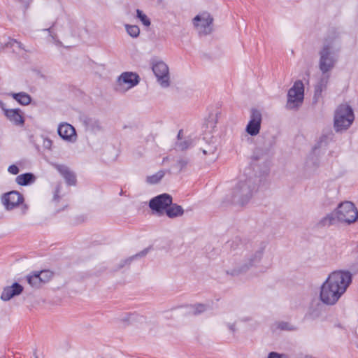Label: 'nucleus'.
Returning <instances> with one entry per match:
<instances>
[{
	"label": "nucleus",
	"mask_w": 358,
	"mask_h": 358,
	"mask_svg": "<svg viewBox=\"0 0 358 358\" xmlns=\"http://www.w3.org/2000/svg\"><path fill=\"white\" fill-rule=\"evenodd\" d=\"M0 108L3 111L4 115L6 114V110H9L6 108L5 103L1 100H0Z\"/></svg>",
	"instance_id": "44"
},
{
	"label": "nucleus",
	"mask_w": 358,
	"mask_h": 358,
	"mask_svg": "<svg viewBox=\"0 0 358 358\" xmlns=\"http://www.w3.org/2000/svg\"><path fill=\"white\" fill-rule=\"evenodd\" d=\"M336 211L327 214L322 217L317 223L318 227H329L335 224L338 221Z\"/></svg>",
	"instance_id": "23"
},
{
	"label": "nucleus",
	"mask_w": 358,
	"mask_h": 358,
	"mask_svg": "<svg viewBox=\"0 0 358 358\" xmlns=\"http://www.w3.org/2000/svg\"><path fill=\"white\" fill-rule=\"evenodd\" d=\"M215 146H209L207 149H203L202 152L204 155H215Z\"/></svg>",
	"instance_id": "41"
},
{
	"label": "nucleus",
	"mask_w": 358,
	"mask_h": 358,
	"mask_svg": "<svg viewBox=\"0 0 358 358\" xmlns=\"http://www.w3.org/2000/svg\"><path fill=\"white\" fill-rule=\"evenodd\" d=\"M262 120V116L261 112L256 108H252L250 111V120L245 128L246 132L252 136L257 135L261 129Z\"/></svg>",
	"instance_id": "12"
},
{
	"label": "nucleus",
	"mask_w": 358,
	"mask_h": 358,
	"mask_svg": "<svg viewBox=\"0 0 358 358\" xmlns=\"http://www.w3.org/2000/svg\"><path fill=\"white\" fill-rule=\"evenodd\" d=\"M164 175H165V171L163 170H160L155 174L147 176L146 182L148 184H152V185L157 184L164 178Z\"/></svg>",
	"instance_id": "30"
},
{
	"label": "nucleus",
	"mask_w": 358,
	"mask_h": 358,
	"mask_svg": "<svg viewBox=\"0 0 358 358\" xmlns=\"http://www.w3.org/2000/svg\"><path fill=\"white\" fill-rule=\"evenodd\" d=\"M352 275L349 271L331 273L320 287V299L327 305H334L352 283Z\"/></svg>",
	"instance_id": "1"
},
{
	"label": "nucleus",
	"mask_w": 358,
	"mask_h": 358,
	"mask_svg": "<svg viewBox=\"0 0 358 358\" xmlns=\"http://www.w3.org/2000/svg\"><path fill=\"white\" fill-rule=\"evenodd\" d=\"M333 134L331 133L327 134H322L319 141L317 142L314 148H313V153L311 154L310 160L312 161L313 165L314 166H319V161L317 156V150L321 148L323 145L326 146L330 141L332 140Z\"/></svg>",
	"instance_id": "16"
},
{
	"label": "nucleus",
	"mask_w": 358,
	"mask_h": 358,
	"mask_svg": "<svg viewBox=\"0 0 358 358\" xmlns=\"http://www.w3.org/2000/svg\"><path fill=\"white\" fill-rule=\"evenodd\" d=\"M118 81L129 85V88H131L139 83L140 77L136 73L127 71L122 73L120 76Z\"/></svg>",
	"instance_id": "19"
},
{
	"label": "nucleus",
	"mask_w": 358,
	"mask_h": 358,
	"mask_svg": "<svg viewBox=\"0 0 358 358\" xmlns=\"http://www.w3.org/2000/svg\"><path fill=\"white\" fill-rule=\"evenodd\" d=\"M213 22V18L207 12L199 14L193 19L194 27L199 29V34L203 35H208L212 32L213 29L211 24Z\"/></svg>",
	"instance_id": "9"
},
{
	"label": "nucleus",
	"mask_w": 358,
	"mask_h": 358,
	"mask_svg": "<svg viewBox=\"0 0 358 358\" xmlns=\"http://www.w3.org/2000/svg\"><path fill=\"white\" fill-rule=\"evenodd\" d=\"M52 141L48 138H45L43 139V146L44 148L50 150L52 147Z\"/></svg>",
	"instance_id": "42"
},
{
	"label": "nucleus",
	"mask_w": 358,
	"mask_h": 358,
	"mask_svg": "<svg viewBox=\"0 0 358 358\" xmlns=\"http://www.w3.org/2000/svg\"><path fill=\"white\" fill-rule=\"evenodd\" d=\"M136 17L141 21L143 25L149 27L151 24L148 16L140 9L136 10Z\"/></svg>",
	"instance_id": "33"
},
{
	"label": "nucleus",
	"mask_w": 358,
	"mask_h": 358,
	"mask_svg": "<svg viewBox=\"0 0 358 358\" xmlns=\"http://www.w3.org/2000/svg\"><path fill=\"white\" fill-rule=\"evenodd\" d=\"M11 96L22 106H27L31 101V97L26 92L12 93Z\"/></svg>",
	"instance_id": "26"
},
{
	"label": "nucleus",
	"mask_w": 358,
	"mask_h": 358,
	"mask_svg": "<svg viewBox=\"0 0 358 358\" xmlns=\"http://www.w3.org/2000/svg\"><path fill=\"white\" fill-rule=\"evenodd\" d=\"M5 116L16 126H23L24 124L25 120L20 108L6 110Z\"/></svg>",
	"instance_id": "18"
},
{
	"label": "nucleus",
	"mask_w": 358,
	"mask_h": 358,
	"mask_svg": "<svg viewBox=\"0 0 358 358\" xmlns=\"http://www.w3.org/2000/svg\"><path fill=\"white\" fill-rule=\"evenodd\" d=\"M250 320H251V318L249 317H243V318L241 319V322H248V321H250Z\"/></svg>",
	"instance_id": "47"
},
{
	"label": "nucleus",
	"mask_w": 358,
	"mask_h": 358,
	"mask_svg": "<svg viewBox=\"0 0 358 358\" xmlns=\"http://www.w3.org/2000/svg\"><path fill=\"white\" fill-rule=\"evenodd\" d=\"M60 189H61V185L60 184H58L56 187H55V193H54V196H53V201H58L59 199V192H60Z\"/></svg>",
	"instance_id": "40"
},
{
	"label": "nucleus",
	"mask_w": 358,
	"mask_h": 358,
	"mask_svg": "<svg viewBox=\"0 0 358 358\" xmlns=\"http://www.w3.org/2000/svg\"><path fill=\"white\" fill-rule=\"evenodd\" d=\"M43 31H48L49 33H50L51 32V27L48 28V29H44Z\"/></svg>",
	"instance_id": "49"
},
{
	"label": "nucleus",
	"mask_w": 358,
	"mask_h": 358,
	"mask_svg": "<svg viewBox=\"0 0 358 358\" xmlns=\"http://www.w3.org/2000/svg\"><path fill=\"white\" fill-rule=\"evenodd\" d=\"M59 136L64 140L74 141L76 139L75 128L69 123H62L57 129Z\"/></svg>",
	"instance_id": "15"
},
{
	"label": "nucleus",
	"mask_w": 358,
	"mask_h": 358,
	"mask_svg": "<svg viewBox=\"0 0 358 358\" xmlns=\"http://www.w3.org/2000/svg\"><path fill=\"white\" fill-rule=\"evenodd\" d=\"M227 326L231 332H236V323H227Z\"/></svg>",
	"instance_id": "43"
},
{
	"label": "nucleus",
	"mask_w": 358,
	"mask_h": 358,
	"mask_svg": "<svg viewBox=\"0 0 358 358\" xmlns=\"http://www.w3.org/2000/svg\"><path fill=\"white\" fill-rule=\"evenodd\" d=\"M266 243L261 241L254 245H246L242 252V259L236 264L235 266L226 271L227 274L231 276H238L246 273L252 268L256 267L261 262Z\"/></svg>",
	"instance_id": "2"
},
{
	"label": "nucleus",
	"mask_w": 358,
	"mask_h": 358,
	"mask_svg": "<svg viewBox=\"0 0 358 358\" xmlns=\"http://www.w3.org/2000/svg\"><path fill=\"white\" fill-rule=\"evenodd\" d=\"M8 171L9 173L13 175H17L20 172L19 167L16 166L15 164H12L9 166Z\"/></svg>",
	"instance_id": "39"
},
{
	"label": "nucleus",
	"mask_w": 358,
	"mask_h": 358,
	"mask_svg": "<svg viewBox=\"0 0 358 358\" xmlns=\"http://www.w3.org/2000/svg\"><path fill=\"white\" fill-rule=\"evenodd\" d=\"M150 249H151V247L146 248L144 250H143L142 251L138 252L137 254L132 255L124 260H122L120 262V263L119 264L117 268L120 269V268H123L125 265H129L132 261H134V259H136L137 258H141V257H145L148 253V252L150 251Z\"/></svg>",
	"instance_id": "24"
},
{
	"label": "nucleus",
	"mask_w": 358,
	"mask_h": 358,
	"mask_svg": "<svg viewBox=\"0 0 358 358\" xmlns=\"http://www.w3.org/2000/svg\"><path fill=\"white\" fill-rule=\"evenodd\" d=\"M36 180V177L32 173L28 172L17 176L15 182L21 186H28L33 184Z\"/></svg>",
	"instance_id": "21"
},
{
	"label": "nucleus",
	"mask_w": 358,
	"mask_h": 358,
	"mask_svg": "<svg viewBox=\"0 0 358 358\" xmlns=\"http://www.w3.org/2000/svg\"><path fill=\"white\" fill-rule=\"evenodd\" d=\"M355 114L352 108L348 104H341L334 113V125L337 132L347 130L353 123Z\"/></svg>",
	"instance_id": "5"
},
{
	"label": "nucleus",
	"mask_w": 358,
	"mask_h": 358,
	"mask_svg": "<svg viewBox=\"0 0 358 358\" xmlns=\"http://www.w3.org/2000/svg\"><path fill=\"white\" fill-rule=\"evenodd\" d=\"M278 329L282 331H295L296 330V327L292 325L290 323L287 322L281 321L278 323Z\"/></svg>",
	"instance_id": "34"
},
{
	"label": "nucleus",
	"mask_w": 358,
	"mask_h": 358,
	"mask_svg": "<svg viewBox=\"0 0 358 358\" xmlns=\"http://www.w3.org/2000/svg\"><path fill=\"white\" fill-rule=\"evenodd\" d=\"M37 358V357H36Z\"/></svg>",
	"instance_id": "54"
},
{
	"label": "nucleus",
	"mask_w": 358,
	"mask_h": 358,
	"mask_svg": "<svg viewBox=\"0 0 358 358\" xmlns=\"http://www.w3.org/2000/svg\"><path fill=\"white\" fill-rule=\"evenodd\" d=\"M165 213L168 217L173 219L182 216L184 213V210L181 206L173 203L172 201L171 204L167 208Z\"/></svg>",
	"instance_id": "22"
},
{
	"label": "nucleus",
	"mask_w": 358,
	"mask_h": 358,
	"mask_svg": "<svg viewBox=\"0 0 358 358\" xmlns=\"http://www.w3.org/2000/svg\"><path fill=\"white\" fill-rule=\"evenodd\" d=\"M319 55V68L325 74L334 69L338 61V54L334 47L333 41L325 40Z\"/></svg>",
	"instance_id": "4"
},
{
	"label": "nucleus",
	"mask_w": 358,
	"mask_h": 358,
	"mask_svg": "<svg viewBox=\"0 0 358 358\" xmlns=\"http://www.w3.org/2000/svg\"><path fill=\"white\" fill-rule=\"evenodd\" d=\"M243 247L241 240L238 237L227 241L224 245L225 249H229L231 251H236L238 249H242Z\"/></svg>",
	"instance_id": "29"
},
{
	"label": "nucleus",
	"mask_w": 358,
	"mask_h": 358,
	"mask_svg": "<svg viewBox=\"0 0 358 358\" xmlns=\"http://www.w3.org/2000/svg\"><path fill=\"white\" fill-rule=\"evenodd\" d=\"M23 290V286L15 282L10 286H6L3 288L1 294V299L3 301H8L13 297L20 295Z\"/></svg>",
	"instance_id": "14"
},
{
	"label": "nucleus",
	"mask_w": 358,
	"mask_h": 358,
	"mask_svg": "<svg viewBox=\"0 0 358 358\" xmlns=\"http://www.w3.org/2000/svg\"><path fill=\"white\" fill-rule=\"evenodd\" d=\"M123 194L122 190L120 192V194L122 195Z\"/></svg>",
	"instance_id": "53"
},
{
	"label": "nucleus",
	"mask_w": 358,
	"mask_h": 358,
	"mask_svg": "<svg viewBox=\"0 0 358 358\" xmlns=\"http://www.w3.org/2000/svg\"><path fill=\"white\" fill-rule=\"evenodd\" d=\"M39 275L37 271L27 275V281L31 287L38 289L42 286V280Z\"/></svg>",
	"instance_id": "27"
},
{
	"label": "nucleus",
	"mask_w": 358,
	"mask_h": 358,
	"mask_svg": "<svg viewBox=\"0 0 358 358\" xmlns=\"http://www.w3.org/2000/svg\"><path fill=\"white\" fill-rule=\"evenodd\" d=\"M136 315L134 313H127L124 317L120 319V322L129 324L131 320H134Z\"/></svg>",
	"instance_id": "37"
},
{
	"label": "nucleus",
	"mask_w": 358,
	"mask_h": 358,
	"mask_svg": "<svg viewBox=\"0 0 358 358\" xmlns=\"http://www.w3.org/2000/svg\"><path fill=\"white\" fill-rule=\"evenodd\" d=\"M15 45H16L19 49L26 50L24 49V47L23 44H22L21 42H20V41H17V43H15Z\"/></svg>",
	"instance_id": "46"
},
{
	"label": "nucleus",
	"mask_w": 358,
	"mask_h": 358,
	"mask_svg": "<svg viewBox=\"0 0 358 358\" xmlns=\"http://www.w3.org/2000/svg\"><path fill=\"white\" fill-rule=\"evenodd\" d=\"M245 174V178L241 179L231 189L230 202L236 206H244L249 203L254 194L257 192L261 178L256 174L248 176Z\"/></svg>",
	"instance_id": "3"
},
{
	"label": "nucleus",
	"mask_w": 358,
	"mask_h": 358,
	"mask_svg": "<svg viewBox=\"0 0 358 358\" xmlns=\"http://www.w3.org/2000/svg\"><path fill=\"white\" fill-rule=\"evenodd\" d=\"M55 168L64 178L68 185L73 186L76 185V176L67 166L56 164Z\"/></svg>",
	"instance_id": "17"
},
{
	"label": "nucleus",
	"mask_w": 358,
	"mask_h": 358,
	"mask_svg": "<svg viewBox=\"0 0 358 358\" xmlns=\"http://www.w3.org/2000/svg\"><path fill=\"white\" fill-rule=\"evenodd\" d=\"M38 274H40V277L41 278L42 285L48 282L52 277L53 276V273L49 270H42L41 271H37Z\"/></svg>",
	"instance_id": "32"
},
{
	"label": "nucleus",
	"mask_w": 358,
	"mask_h": 358,
	"mask_svg": "<svg viewBox=\"0 0 358 358\" xmlns=\"http://www.w3.org/2000/svg\"><path fill=\"white\" fill-rule=\"evenodd\" d=\"M152 71L157 78V81L162 87L170 85V77L168 66L164 62H157L152 64Z\"/></svg>",
	"instance_id": "10"
},
{
	"label": "nucleus",
	"mask_w": 358,
	"mask_h": 358,
	"mask_svg": "<svg viewBox=\"0 0 358 358\" xmlns=\"http://www.w3.org/2000/svg\"><path fill=\"white\" fill-rule=\"evenodd\" d=\"M329 81V76H323L319 80L316 85L315 86V92H314V101L317 102L318 99L322 96V93L323 91L326 90L327 87V83Z\"/></svg>",
	"instance_id": "20"
},
{
	"label": "nucleus",
	"mask_w": 358,
	"mask_h": 358,
	"mask_svg": "<svg viewBox=\"0 0 358 358\" xmlns=\"http://www.w3.org/2000/svg\"><path fill=\"white\" fill-rule=\"evenodd\" d=\"M163 162H167V157L164 158Z\"/></svg>",
	"instance_id": "52"
},
{
	"label": "nucleus",
	"mask_w": 358,
	"mask_h": 358,
	"mask_svg": "<svg viewBox=\"0 0 358 358\" xmlns=\"http://www.w3.org/2000/svg\"><path fill=\"white\" fill-rule=\"evenodd\" d=\"M194 145V139L188 136L181 141H176L174 149L177 151H185Z\"/></svg>",
	"instance_id": "25"
},
{
	"label": "nucleus",
	"mask_w": 358,
	"mask_h": 358,
	"mask_svg": "<svg viewBox=\"0 0 358 358\" xmlns=\"http://www.w3.org/2000/svg\"><path fill=\"white\" fill-rule=\"evenodd\" d=\"M338 222L350 224L358 219V211L355 204L350 201H344L338 204L335 210Z\"/></svg>",
	"instance_id": "6"
},
{
	"label": "nucleus",
	"mask_w": 358,
	"mask_h": 358,
	"mask_svg": "<svg viewBox=\"0 0 358 358\" xmlns=\"http://www.w3.org/2000/svg\"><path fill=\"white\" fill-rule=\"evenodd\" d=\"M194 311L193 314L197 315L203 313L206 310V305L203 303H196L194 306Z\"/></svg>",
	"instance_id": "36"
},
{
	"label": "nucleus",
	"mask_w": 358,
	"mask_h": 358,
	"mask_svg": "<svg viewBox=\"0 0 358 358\" xmlns=\"http://www.w3.org/2000/svg\"><path fill=\"white\" fill-rule=\"evenodd\" d=\"M15 43H17V40L9 38L8 42L4 43L1 45V48H2L3 50L11 49L13 52H15V49L14 48V47L15 46Z\"/></svg>",
	"instance_id": "35"
},
{
	"label": "nucleus",
	"mask_w": 358,
	"mask_h": 358,
	"mask_svg": "<svg viewBox=\"0 0 358 358\" xmlns=\"http://www.w3.org/2000/svg\"><path fill=\"white\" fill-rule=\"evenodd\" d=\"M37 358V357H36Z\"/></svg>",
	"instance_id": "55"
},
{
	"label": "nucleus",
	"mask_w": 358,
	"mask_h": 358,
	"mask_svg": "<svg viewBox=\"0 0 358 358\" xmlns=\"http://www.w3.org/2000/svg\"><path fill=\"white\" fill-rule=\"evenodd\" d=\"M79 118L86 131L93 134H96L103 130V127L100 120L95 117L83 114Z\"/></svg>",
	"instance_id": "13"
},
{
	"label": "nucleus",
	"mask_w": 358,
	"mask_h": 358,
	"mask_svg": "<svg viewBox=\"0 0 358 358\" xmlns=\"http://www.w3.org/2000/svg\"><path fill=\"white\" fill-rule=\"evenodd\" d=\"M23 195L16 190L4 193L1 196V202L8 210H13L24 203Z\"/></svg>",
	"instance_id": "11"
},
{
	"label": "nucleus",
	"mask_w": 358,
	"mask_h": 358,
	"mask_svg": "<svg viewBox=\"0 0 358 358\" xmlns=\"http://www.w3.org/2000/svg\"><path fill=\"white\" fill-rule=\"evenodd\" d=\"M189 162L190 160L189 157L186 156H181L178 157L173 167L177 169L178 172L180 173L187 167Z\"/></svg>",
	"instance_id": "28"
},
{
	"label": "nucleus",
	"mask_w": 358,
	"mask_h": 358,
	"mask_svg": "<svg viewBox=\"0 0 358 358\" xmlns=\"http://www.w3.org/2000/svg\"><path fill=\"white\" fill-rule=\"evenodd\" d=\"M163 162H167V157L164 158Z\"/></svg>",
	"instance_id": "51"
},
{
	"label": "nucleus",
	"mask_w": 358,
	"mask_h": 358,
	"mask_svg": "<svg viewBox=\"0 0 358 358\" xmlns=\"http://www.w3.org/2000/svg\"><path fill=\"white\" fill-rule=\"evenodd\" d=\"M125 28L127 34L132 38H136L139 36L140 29L138 26L126 24Z\"/></svg>",
	"instance_id": "31"
},
{
	"label": "nucleus",
	"mask_w": 358,
	"mask_h": 358,
	"mask_svg": "<svg viewBox=\"0 0 358 358\" xmlns=\"http://www.w3.org/2000/svg\"><path fill=\"white\" fill-rule=\"evenodd\" d=\"M336 327H338V328H343V327L341 326V324H338L336 325Z\"/></svg>",
	"instance_id": "50"
},
{
	"label": "nucleus",
	"mask_w": 358,
	"mask_h": 358,
	"mask_svg": "<svg viewBox=\"0 0 358 358\" xmlns=\"http://www.w3.org/2000/svg\"><path fill=\"white\" fill-rule=\"evenodd\" d=\"M304 86L301 80H296L293 86L289 90L287 93V102L286 108L287 109L297 108L303 101Z\"/></svg>",
	"instance_id": "7"
},
{
	"label": "nucleus",
	"mask_w": 358,
	"mask_h": 358,
	"mask_svg": "<svg viewBox=\"0 0 358 358\" xmlns=\"http://www.w3.org/2000/svg\"><path fill=\"white\" fill-rule=\"evenodd\" d=\"M182 134H183V130L182 129L179 130L178 135H177V141H181V140L184 139L182 138Z\"/></svg>",
	"instance_id": "45"
},
{
	"label": "nucleus",
	"mask_w": 358,
	"mask_h": 358,
	"mask_svg": "<svg viewBox=\"0 0 358 358\" xmlns=\"http://www.w3.org/2000/svg\"><path fill=\"white\" fill-rule=\"evenodd\" d=\"M27 209H28L27 205L24 204L23 206V213H25Z\"/></svg>",
	"instance_id": "48"
},
{
	"label": "nucleus",
	"mask_w": 358,
	"mask_h": 358,
	"mask_svg": "<svg viewBox=\"0 0 358 358\" xmlns=\"http://www.w3.org/2000/svg\"><path fill=\"white\" fill-rule=\"evenodd\" d=\"M267 358H287L285 354H280L276 352H271L268 355Z\"/></svg>",
	"instance_id": "38"
},
{
	"label": "nucleus",
	"mask_w": 358,
	"mask_h": 358,
	"mask_svg": "<svg viewBox=\"0 0 358 358\" xmlns=\"http://www.w3.org/2000/svg\"><path fill=\"white\" fill-rule=\"evenodd\" d=\"M172 196L167 193H163L152 198L149 201V208L153 214L158 216L163 215L169 206L171 204Z\"/></svg>",
	"instance_id": "8"
}]
</instances>
